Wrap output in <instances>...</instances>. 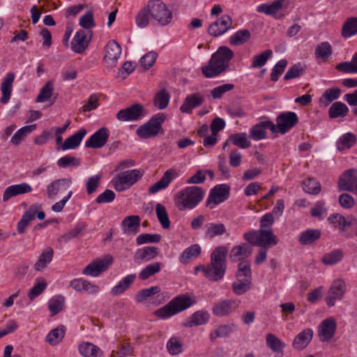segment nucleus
Instances as JSON below:
<instances>
[{
  "mask_svg": "<svg viewBox=\"0 0 357 357\" xmlns=\"http://www.w3.org/2000/svg\"><path fill=\"white\" fill-rule=\"evenodd\" d=\"M178 176L179 174L176 169H167L165 172L162 178L149 188V192L151 194H155L158 191L167 188L169 183Z\"/></svg>",
  "mask_w": 357,
  "mask_h": 357,
  "instance_id": "nucleus-20",
  "label": "nucleus"
},
{
  "mask_svg": "<svg viewBox=\"0 0 357 357\" xmlns=\"http://www.w3.org/2000/svg\"><path fill=\"white\" fill-rule=\"evenodd\" d=\"M163 113H158L153 116L148 122L140 126L136 130L137 135L142 139H149L155 137L162 130V123L165 120Z\"/></svg>",
  "mask_w": 357,
  "mask_h": 357,
  "instance_id": "nucleus-9",
  "label": "nucleus"
},
{
  "mask_svg": "<svg viewBox=\"0 0 357 357\" xmlns=\"http://www.w3.org/2000/svg\"><path fill=\"white\" fill-rule=\"evenodd\" d=\"M231 143L241 149H247L250 146V142L248 140L245 132H238L229 137Z\"/></svg>",
  "mask_w": 357,
  "mask_h": 357,
  "instance_id": "nucleus-60",
  "label": "nucleus"
},
{
  "mask_svg": "<svg viewBox=\"0 0 357 357\" xmlns=\"http://www.w3.org/2000/svg\"><path fill=\"white\" fill-rule=\"evenodd\" d=\"M236 329L237 326L234 324L220 325L210 333L209 338L211 340H214L217 338L227 337L236 331Z\"/></svg>",
  "mask_w": 357,
  "mask_h": 357,
  "instance_id": "nucleus-35",
  "label": "nucleus"
},
{
  "mask_svg": "<svg viewBox=\"0 0 357 357\" xmlns=\"http://www.w3.org/2000/svg\"><path fill=\"white\" fill-rule=\"evenodd\" d=\"M143 175L144 171L134 169L118 174L112 178V182L116 191L123 192L132 186Z\"/></svg>",
  "mask_w": 357,
  "mask_h": 357,
  "instance_id": "nucleus-8",
  "label": "nucleus"
},
{
  "mask_svg": "<svg viewBox=\"0 0 357 357\" xmlns=\"http://www.w3.org/2000/svg\"><path fill=\"white\" fill-rule=\"evenodd\" d=\"M109 137L108 128L102 127L95 132L85 142V146L92 149H100L107 142Z\"/></svg>",
  "mask_w": 357,
  "mask_h": 357,
  "instance_id": "nucleus-16",
  "label": "nucleus"
},
{
  "mask_svg": "<svg viewBox=\"0 0 357 357\" xmlns=\"http://www.w3.org/2000/svg\"><path fill=\"white\" fill-rule=\"evenodd\" d=\"M70 286L77 292H86L94 294L99 291V287L89 281L80 278H75L70 282Z\"/></svg>",
  "mask_w": 357,
  "mask_h": 357,
  "instance_id": "nucleus-25",
  "label": "nucleus"
},
{
  "mask_svg": "<svg viewBox=\"0 0 357 357\" xmlns=\"http://www.w3.org/2000/svg\"><path fill=\"white\" fill-rule=\"evenodd\" d=\"M144 116V107L139 104L121 109L116 114V119L120 121H137Z\"/></svg>",
  "mask_w": 357,
  "mask_h": 357,
  "instance_id": "nucleus-15",
  "label": "nucleus"
},
{
  "mask_svg": "<svg viewBox=\"0 0 357 357\" xmlns=\"http://www.w3.org/2000/svg\"><path fill=\"white\" fill-rule=\"evenodd\" d=\"M47 287V282L43 278L36 279L33 287L29 290L28 296L31 301L40 296Z\"/></svg>",
  "mask_w": 357,
  "mask_h": 357,
  "instance_id": "nucleus-58",
  "label": "nucleus"
},
{
  "mask_svg": "<svg viewBox=\"0 0 357 357\" xmlns=\"http://www.w3.org/2000/svg\"><path fill=\"white\" fill-rule=\"evenodd\" d=\"M266 343L267 347L273 352L278 353L281 356L283 355V349L285 347V344L275 335L272 333L267 334L266 337Z\"/></svg>",
  "mask_w": 357,
  "mask_h": 357,
  "instance_id": "nucleus-43",
  "label": "nucleus"
},
{
  "mask_svg": "<svg viewBox=\"0 0 357 357\" xmlns=\"http://www.w3.org/2000/svg\"><path fill=\"white\" fill-rule=\"evenodd\" d=\"M159 254V250L153 246H145L137 249L134 255V261L140 264L155 259Z\"/></svg>",
  "mask_w": 357,
  "mask_h": 357,
  "instance_id": "nucleus-26",
  "label": "nucleus"
},
{
  "mask_svg": "<svg viewBox=\"0 0 357 357\" xmlns=\"http://www.w3.org/2000/svg\"><path fill=\"white\" fill-rule=\"evenodd\" d=\"M141 218L138 215H128L123 218L121 226L123 234H136L139 231Z\"/></svg>",
  "mask_w": 357,
  "mask_h": 357,
  "instance_id": "nucleus-29",
  "label": "nucleus"
},
{
  "mask_svg": "<svg viewBox=\"0 0 357 357\" xmlns=\"http://www.w3.org/2000/svg\"><path fill=\"white\" fill-rule=\"evenodd\" d=\"M266 129H269L273 133L276 132V126L271 121H263L250 129V137L255 141L264 139L266 137Z\"/></svg>",
  "mask_w": 357,
  "mask_h": 357,
  "instance_id": "nucleus-14",
  "label": "nucleus"
},
{
  "mask_svg": "<svg viewBox=\"0 0 357 357\" xmlns=\"http://www.w3.org/2000/svg\"><path fill=\"white\" fill-rule=\"evenodd\" d=\"M252 253V248L246 243L234 246L230 252L229 258L232 261H242L248 257Z\"/></svg>",
  "mask_w": 357,
  "mask_h": 357,
  "instance_id": "nucleus-31",
  "label": "nucleus"
},
{
  "mask_svg": "<svg viewBox=\"0 0 357 357\" xmlns=\"http://www.w3.org/2000/svg\"><path fill=\"white\" fill-rule=\"evenodd\" d=\"M201 252V247L198 244H194L186 248L180 255L179 261L185 264L191 258L197 257Z\"/></svg>",
  "mask_w": 357,
  "mask_h": 357,
  "instance_id": "nucleus-47",
  "label": "nucleus"
},
{
  "mask_svg": "<svg viewBox=\"0 0 357 357\" xmlns=\"http://www.w3.org/2000/svg\"><path fill=\"white\" fill-rule=\"evenodd\" d=\"M64 301L65 298L62 296H56L50 300L48 307L52 315H55L62 310Z\"/></svg>",
  "mask_w": 357,
  "mask_h": 357,
  "instance_id": "nucleus-62",
  "label": "nucleus"
},
{
  "mask_svg": "<svg viewBox=\"0 0 357 357\" xmlns=\"http://www.w3.org/2000/svg\"><path fill=\"white\" fill-rule=\"evenodd\" d=\"M15 78V75L13 72L8 73L3 79L1 84V91L2 96L0 98V102L3 104L8 102L11 93L13 91V84Z\"/></svg>",
  "mask_w": 357,
  "mask_h": 357,
  "instance_id": "nucleus-27",
  "label": "nucleus"
},
{
  "mask_svg": "<svg viewBox=\"0 0 357 357\" xmlns=\"http://www.w3.org/2000/svg\"><path fill=\"white\" fill-rule=\"evenodd\" d=\"M90 38H88L87 33L85 30L80 29L77 31L71 43V49L76 53L81 54L88 47Z\"/></svg>",
  "mask_w": 357,
  "mask_h": 357,
  "instance_id": "nucleus-28",
  "label": "nucleus"
},
{
  "mask_svg": "<svg viewBox=\"0 0 357 357\" xmlns=\"http://www.w3.org/2000/svg\"><path fill=\"white\" fill-rule=\"evenodd\" d=\"M155 213L162 228L169 229L170 227V220L165 206L162 204L158 203L155 206Z\"/></svg>",
  "mask_w": 357,
  "mask_h": 357,
  "instance_id": "nucleus-53",
  "label": "nucleus"
},
{
  "mask_svg": "<svg viewBox=\"0 0 357 357\" xmlns=\"http://www.w3.org/2000/svg\"><path fill=\"white\" fill-rule=\"evenodd\" d=\"M231 25V17L228 15H223L209 26L208 31L211 36L218 37L227 32Z\"/></svg>",
  "mask_w": 357,
  "mask_h": 357,
  "instance_id": "nucleus-17",
  "label": "nucleus"
},
{
  "mask_svg": "<svg viewBox=\"0 0 357 357\" xmlns=\"http://www.w3.org/2000/svg\"><path fill=\"white\" fill-rule=\"evenodd\" d=\"M209 317L210 314L207 311L202 310L195 312L189 318L186 326L192 327L205 324L208 321Z\"/></svg>",
  "mask_w": 357,
  "mask_h": 357,
  "instance_id": "nucleus-44",
  "label": "nucleus"
},
{
  "mask_svg": "<svg viewBox=\"0 0 357 357\" xmlns=\"http://www.w3.org/2000/svg\"><path fill=\"white\" fill-rule=\"evenodd\" d=\"M54 250L48 247L40 255L38 259L34 264V269L37 271H42L52 261Z\"/></svg>",
  "mask_w": 357,
  "mask_h": 357,
  "instance_id": "nucleus-36",
  "label": "nucleus"
},
{
  "mask_svg": "<svg viewBox=\"0 0 357 357\" xmlns=\"http://www.w3.org/2000/svg\"><path fill=\"white\" fill-rule=\"evenodd\" d=\"M161 270V263L155 262L146 266L139 273V278L141 280H146L151 276L159 273Z\"/></svg>",
  "mask_w": 357,
  "mask_h": 357,
  "instance_id": "nucleus-54",
  "label": "nucleus"
},
{
  "mask_svg": "<svg viewBox=\"0 0 357 357\" xmlns=\"http://www.w3.org/2000/svg\"><path fill=\"white\" fill-rule=\"evenodd\" d=\"M244 239L252 245L270 248L278 243V239L272 229L252 230L243 234Z\"/></svg>",
  "mask_w": 357,
  "mask_h": 357,
  "instance_id": "nucleus-6",
  "label": "nucleus"
},
{
  "mask_svg": "<svg viewBox=\"0 0 357 357\" xmlns=\"http://www.w3.org/2000/svg\"><path fill=\"white\" fill-rule=\"evenodd\" d=\"M321 237L319 229H309L300 234L298 241L303 245H310Z\"/></svg>",
  "mask_w": 357,
  "mask_h": 357,
  "instance_id": "nucleus-38",
  "label": "nucleus"
},
{
  "mask_svg": "<svg viewBox=\"0 0 357 357\" xmlns=\"http://www.w3.org/2000/svg\"><path fill=\"white\" fill-rule=\"evenodd\" d=\"M204 195V191L200 187H186L175 195L174 203L180 211L190 210L195 208L203 199Z\"/></svg>",
  "mask_w": 357,
  "mask_h": 357,
  "instance_id": "nucleus-4",
  "label": "nucleus"
},
{
  "mask_svg": "<svg viewBox=\"0 0 357 357\" xmlns=\"http://www.w3.org/2000/svg\"><path fill=\"white\" fill-rule=\"evenodd\" d=\"M169 98L170 96L166 90H160L155 96L154 104L158 109H164L167 107Z\"/></svg>",
  "mask_w": 357,
  "mask_h": 357,
  "instance_id": "nucleus-59",
  "label": "nucleus"
},
{
  "mask_svg": "<svg viewBox=\"0 0 357 357\" xmlns=\"http://www.w3.org/2000/svg\"><path fill=\"white\" fill-rule=\"evenodd\" d=\"M337 323L333 317L323 320L318 327V336L321 342H328L335 335Z\"/></svg>",
  "mask_w": 357,
  "mask_h": 357,
  "instance_id": "nucleus-13",
  "label": "nucleus"
},
{
  "mask_svg": "<svg viewBox=\"0 0 357 357\" xmlns=\"http://www.w3.org/2000/svg\"><path fill=\"white\" fill-rule=\"evenodd\" d=\"M228 249L224 245L218 246L211 254L210 264L208 266H197L195 273L202 271L204 276L211 282L221 280L226 273L227 255Z\"/></svg>",
  "mask_w": 357,
  "mask_h": 357,
  "instance_id": "nucleus-1",
  "label": "nucleus"
},
{
  "mask_svg": "<svg viewBox=\"0 0 357 357\" xmlns=\"http://www.w3.org/2000/svg\"><path fill=\"white\" fill-rule=\"evenodd\" d=\"M236 280L231 284L233 292L241 296L248 291L252 285V273L248 261L240 262L236 273Z\"/></svg>",
  "mask_w": 357,
  "mask_h": 357,
  "instance_id": "nucleus-5",
  "label": "nucleus"
},
{
  "mask_svg": "<svg viewBox=\"0 0 357 357\" xmlns=\"http://www.w3.org/2000/svg\"><path fill=\"white\" fill-rule=\"evenodd\" d=\"M332 54V47L329 43L323 42L317 45L315 55L317 58L326 61Z\"/></svg>",
  "mask_w": 357,
  "mask_h": 357,
  "instance_id": "nucleus-57",
  "label": "nucleus"
},
{
  "mask_svg": "<svg viewBox=\"0 0 357 357\" xmlns=\"http://www.w3.org/2000/svg\"><path fill=\"white\" fill-rule=\"evenodd\" d=\"M78 349L84 357H102V351L90 342H82L79 344Z\"/></svg>",
  "mask_w": 357,
  "mask_h": 357,
  "instance_id": "nucleus-37",
  "label": "nucleus"
},
{
  "mask_svg": "<svg viewBox=\"0 0 357 357\" xmlns=\"http://www.w3.org/2000/svg\"><path fill=\"white\" fill-rule=\"evenodd\" d=\"M183 342L178 336L171 337L166 344L168 353L172 356H176L183 351Z\"/></svg>",
  "mask_w": 357,
  "mask_h": 357,
  "instance_id": "nucleus-42",
  "label": "nucleus"
},
{
  "mask_svg": "<svg viewBox=\"0 0 357 357\" xmlns=\"http://www.w3.org/2000/svg\"><path fill=\"white\" fill-rule=\"evenodd\" d=\"M196 303L195 297L182 294L172 298L167 304L155 312L156 317L167 319L172 316L188 309Z\"/></svg>",
  "mask_w": 357,
  "mask_h": 357,
  "instance_id": "nucleus-3",
  "label": "nucleus"
},
{
  "mask_svg": "<svg viewBox=\"0 0 357 357\" xmlns=\"http://www.w3.org/2000/svg\"><path fill=\"white\" fill-rule=\"evenodd\" d=\"M342 257L343 252L340 249H335L325 254L321 259V262L325 265L332 266L340 262Z\"/></svg>",
  "mask_w": 357,
  "mask_h": 357,
  "instance_id": "nucleus-50",
  "label": "nucleus"
},
{
  "mask_svg": "<svg viewBox=\"0 0 357 357\" xmlns=\"http://www.w3.org/2000/svg\"><path fill=\"white\" fill-rule=\"evenodd\" d=\"M337 69L345 73H357V53L353 55L351 61L339 63Z\"/></svg>",
  "mask_w": 357,
  "mask_h": 357,
  "instance_id": "nucleus-55",
  "label": "nucleus"
},
{
  "mask_svg": "<svg viewBox=\"0 0 357 357\" xmlns=\"http://www.w3.org/2000/svg\"><path fill=\"white\" fill-rule=\"evenodd\" d=\"M357 185V170L354 169L344 172L340 177L338 186L341 190L354 192Z\"/></svg>",
  "mask_w": 357,
  "mask_h": 357,
  "instance_id": "nucleus-21",
  "label": "nucleus"
},
{
  "mask_svg": "<svg viewBox=\"0 0 357 357\" xmlns=\"http://www.w3.org/2000/svg\"><path fill=\"white\" fill-rule=\"evenodd\" d=\"M328 221L332 225H337L341 231H344L346 228L352 225L351 221L347 220L344 216L338 213L331 215L328 218Z\"/></svg>",
  "mask_w": 357,
  "mask_h": 357,
  "instance_id": "nucleus-56",
  "label": "nucleus"
},
{
  "mask_svg": "<svg viewBox=\"0 0 357 357\" xmlns=\"http://www.w3.org/2000/svg\"><path fill=\"white\" fill-rule=\"evenodd\" d=\"M285 1L286 0H275L269 4H261L257 7V10L259 13H262L267 15H275L283 6Z\"/></svg>",
  "mask_w": 357,
  "mask_h": 357,
  "instance_id": "nucleus-41",
  "label": "nucleus"
},
{
  "mask_svg": "<svg viewBox=\"0 0 357 357\" xmlns=\"http://www.w3.org/2000/svg\"><path fill=\"white\" fill-rule=\"evenodd\" d=\"M349 112V108L342 102H335L328 109V115L331 119L345 116Z\"/></svg>",
  "mask_w": 357,
  "mask_h": 357,
  "instance_id": "nucleus-48",
  "label": "nucleus"
},
{
  "mask_svg": "<svg viewBox=\"0 0 357 357\" xmlns=\"http://www.w3.org/2000/svg\"><path fill=\"white\" fill-rule=\"evenodd\" d=\"M86 130L81 128L77 130L75 134L68 137L63 144L61 145V149L63 151L68 149H76L81 143L82 139L86 135Z\"/></svg>",
  "mask_w": 357,
  "mask_h": 357,
  "instance_id": "nucleus-32",
  "label": "nucleus"
},
{
  "mask_svg": "<svg viewBox=\"0 0 357 357\" xmlns=\"http://www.w3.org/2000/svg\"><path fill=\"white\" fill-rule=\"evenodd\" d=\"M204 101V97L200 93H195L186 96L180 110L183 113H191L192 109L201 106Z\"/></svg>",
  "mask_w": 357,
  "mask_h": 357,
  "instance_id": "nucleus-24",
  "label": "nucleus"
},
{
  "mask_svg": "<svg viewBox=\"0 0 357 357\" xmlns=\"http://www.w3.org/2000/svg\"><path fill=\"white\" fill-rule=\"evenodd\" d=\"M72 183L70 178H59L53 181L47 185V196L49 199H54L59 194L67 190Z\"/></svg>",
  "mask_w": 357,
  "mask_h": 357,
  "instance_id": "nucleus-19",
  "label": "nucleus"
},
{
  "mask_svg": "<svg viewBox=\"0 0 357 357\" xmlns=\"http://www.w3.org/2000/svg\"><path fill=\"white\" fill-rule=\"evenodd\" d=\"M298 122L297 114L294 112H281L276 118V132L282 135L289 132Z\"/></svg>",
  "mask_w": 357,
  "mask_h": 357,
  "instance_id": "nucleus-11",
  "label": "nucleus"
},
{
  "mask_svg": "<svg viewBox=\"0 0 357 357\" xmlns=\"http://www.w3.org/2000/svg\"><path fill=\"white\" fill-rule=\"evenodd\" d=\"M136 278L135 274H129L120 280L116 285L111 289L113 296H117L127 290Z\"/></svg>",
  "mask_w": 357,
  "mask_h": 357,
  "instance_id": "nucleus-39",
  "label": "nucleus"
},
{
  "mask_svg": "<svg viewBox=\"0 0 357 357\" xmlns=\"http://www.w3.org/2000/svg\"><path fill=\"white\" fill-rule=\"evenodd\" d=\"M226 232L227 229L223 223L211 222L204 225V235L208 238H213L215 236H222Z\"/></svg>",
  "mask_w": 357,
  "mask_h": 357,
  "instance_id": "nucleus-34",
  "label": "nucleus"
},
{
  "mask_svg": "<svg viewBox=\"0 0 357 357\" xmlns=\"http://www.w3.org/2000/svg\"><path fill=\"white\" fill-rule=\"evenodd\" d=\"M250 38V31L247 29H241L230 36L229 43L231 45L238 46L246 43Z\"/></svg>",
  "mask_w": 357,
  "mask_h": 357,
  "instance_id": "nucleus-52",
  "label": "nucleus"
},
{
  "mask_svg": "<svg viewBox=\"0 0 357 357\" xmlns=\"http://www.w3.org/2000/svg\"><path fill=\"white\" fill-rule=\"evenodd\" d=\"M112 263V257L107 259H97L89 265H87L83 270L82 273L85 275L92 277L98 276L102 272L107 270L109 266Z\"/></svg>",
  "mask_w": 357,
  "mask_h": 357,
  "instance_id": "nucleus-18",
  "label": "nucleus"
},
{
  "mask_svg": "<svg viewBox=\"0 0 357 357\" xmlns=\"http://www.w3.org/2000/svg\"><path fill=\"white\" fill-rule=\"evenodd\" d=\"M313 337V331L310 328L305 329L299 333L293 341V347L296 349L302 350L310 342Z\"/></svg>",
  "mask_w": 357,
  "mask_h": 357,
  "instance_id": "nucleus-33",
  "label": "nucleus"
},
{
  "mask_svg": "<svg viewBox=\"0 0 357 357\" xmlns=\"http://www.w3.org/2000/svg\"><path fill=\"white\" fill-rule=\"evenodd\" d=\"M305 70V66L301 63H298L288 69L284 79L285 80H289L298 77L304 73Z\"/></svg>",
  "mask_w": 357,
  "mask_h": 357,
  "instance_id": "nucleus-64",
  "label": "nucleus"
},
{
  "mask_svg": "<svg viewBox=\"0 0 357 357\" xmlns=\"http://www.w3.org/2000/svg\"><path fill=\"white\" fill-rule=\"evenodd\" d=\"M36 128V124L25 126L21 128L11 137L10 143L15 146L19 145L22 141L25 139L27 135L35 130Z\"/></svg>",
  "mask_w": 357,
  "mask_h": 357,
  "instance_id": "nucleus-40",
  "label": "nucleus"
},
{
  "mask_svg": "<svg viewBox=\"0 0 357 357\" xmlns=\"http://www.w3.org/2000/svg\"><path fill=\"white\" fill-rule=\"evenodd\" d=\"M303 189L305 192L317 195L321 191V185L314 178H307L303 182Z\"/></svg>",
  "mask_w": 357,
  "mask_h": 357,
  "instance_id": "nucleus-61",
  "label": "nucleus"
},
{
  "mask_svg": "<svg viewBox=\"0 0 357 357\" xmlns=\"http://www.w3.org/2000/svg\"><path fill=\"white\" fill-rule=\"evenodd\" d=\"M347 291V285L342 279L335 280L331 285L326 297V304L329 307L335 305L336 300H340Z\"/></svg>",
  "mask_w": 357,
  "mask_h": 357,
  "instance_id": "nucleus-12",
  "label": "nucleus"
},
{
  "mask_svg": "<svg viewBox=\"0 0 357 357\" xmlns=\"http://www.w3.org/2000/svg\"><path fill=\"white\" fill-rule=\"evenodd\" d=\"M341 90L338 88H330L326 89L319 98V102L324 106L329 105L331 102L340 98Z\"/></svg>",
  "mask_w": 357,
  "mask_h": 357,
  "instance_id": "nucleus-46",
  "label": "nucleus"
},
{
  "mask_svg": "<svg viewBox=\"0 0 357 357\" xmlns=\"http://www.w3.org/2000/svg\"><path fill=\"white\" fill-rule=\"evenodd\" d=\"M147 9L151 18L161 26L169 24L172 20V13L161 0H150Z\"/></svg>",
  "mask_w": 357,
  "mask_h": 357,
  "instance_id": "nucleus-7",
  "label": "nucleus"
},
{
  "mask_svg": "<svg viewBox=\"0 0 357 357\" xmlns=\"http://www.w3.org/2000/svg\"><path fill=\"white\" fill-rule=\"evenodd\" d=\"M356 143L354 135L348 132L342 135L337 142V149L340 151L351 148Z\"/></svg>",
  "mask_w": 357,
  "mask_h": 357,
  "instance_id": "nucleus-63",
  "label": "nucleus"
},
{
  "mask_svg": "<svg viewBox=\"0 0 357 357\" xmlns=\"http://www.w3.org/2000/svg\"><path fill=\"white\" fill-rule=\"evenodd\" d=\"M356 34H357V17H349L342 26V36L344 38H349Z\"/></svg>",
  "mask_w": 357,
  "mask_h": 357,
  "instance_id": "nucleus-45",
  "label": "nucleus"
},
{
  "mask_svg": "<svg viewBox=\"0 0 357 357\" xmlns=\"http://www.w3.org/2000/svg\"><path fill=\"white\" fill-rule=\"evenodd\" d=\"M121 54V47L115 40H110L105 46V61L109 66H114Z\"/></svg>",
  "mask_w": 357,
  "mask_h": 357,
  "instance_id": "nucleus-22",
  "label": "nucleus"
},
{
  "mask_svg": "<svg viewBox=\"0 0 357 357\" xmlns=\"http://www.w3.org/2000/svg\"><path fill=\"white\" fill-rule=\"evenodd\" d=\"M31 186L26 183L12 185L5 190L3 195V202H6L12 197L31 192Z\"/></svg>",
  "mask_w": 357,
  "mask_h": 357,
  "instance_id": "nucleus-30",
  "label": "nucleus"
},
{
  "mask_svg": "<svg viewBox=\"0 0 357 357\" xmlns=\"http://www.w3.org/2000/svg\"><path fill=\"white\" fill-rule=\"evenodd\" d=\"M64 335L65 327L60 326L50 331L46 336V341L51 345H56L63 340Z\"/></svg>",
  "mask_w": 357,
  "mask_h": 357,
  "instance_id": "nucleus-49",
  "label": "nucleus"
},
{
  "mask_svg": "<svg viewBox=\"0 0 357 357\" xmlns=\"http://www.w3.org/2000/svg\"><path fill=\"white\" fill-rule=\"evenodd\" d=\"M87 227V224L85 222H79L76 224L75 227L70 230L66 234H63L61 237V240L63 242H68V241L76 238L79 235L83 234Z\"/></svg>",
  "mask_w": 357,
  "mask_h": 357,
  "instance_id": "nucleus-51",
  "label": "nucleus"
},
{
  "mask_svg": "<svg viewBox=\"0 0 357 357\" xmlns=\"http://www.w3.org/2000/svg\"><path fill=\"white\" fill-rule=\"evenodd\" d=\"M230 188L227 184H219L214 186L210 191L206 200V206L213 208L215 206L229 198Z\"/></svg>",
  "mask_w": 357,
  "mask_h": 357,
  "instance_id": "nucleus-10",
  "label": "nucleus"
},
{
  "mask_svg": "<svg viewBox=\"0 0 357 357\" xmlns=\"http://www.w3.org/2000/svg\"><path fill=\"white\" fill-rule=\"evenodd\" d=\"M239 303L236 301L227 299L220 301L213 307V314L217 317L227 316L238 307Z\"/></svg>",
  "mask_w": 357,
  "mask_h": 357,
  "instance_id": "nucleus-23",
  "label": "nucleus"
},
{
  "mask_svg": "<svg viewBox=\"0 0 357 357\" xmlns=\"http://www.w3.org/2000/svg\"><path fill=\"white\" fill-rule=\"evenodd\" d=\"M233 57L234 53L229 47H220L212 54L208 64L202 68V72L206 77H216L226 70Z\"/></svg>",
  "mask_w": 357,
  "mask_h": 357,
  "instance_id": "nucleus-2",
  "label": "nucleus"
}]
</instances>
